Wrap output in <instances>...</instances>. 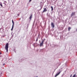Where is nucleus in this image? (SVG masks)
Segmentation results:
<instances>
[{
  "instance_id": "obj_4",
  "label": "nucleus",
  "mask_w": 77,
  "mask_h": 77,
  "mask_svg": "<svg viewBox=\"0 0 77 77\" xmlns=\"http://www.w3.org/2000/svg\"><path fill=\"white\" fill-rule=\"evenodd\" d=\"M51 26L52 28H54V23L53 22L51 23Z\"/></svg>"
},
{
  "instance_id": "obj_14",
  "label": "nucleus",
  "mask_w": 77,
  "mask_h": 77,
  "mask_svg": "<svg viewBox=\"0 0 77 77\" xmlns=\"http://www.w3.org/2000/svg\"><path fill=\"white\" fill-rule=\"evenodd\" d=\"M72 77V75H71L70 77Z\"/></svg>"
},
{
  "instance_id": "obj_1",
  "label": "nucleus",
  "mask_w": 77,
  "mask_h": 77,
  "mask_svg": "<svg viewBox=\"0 0 77 77\" xmlns=\"http://www.w3.org/2000/svg\"><path fill=\"white\" fill-rule=\"evenodd\" d=\"M9 44L8 43H7L5 45V49L7 51V52L8 51V48H9Z\"/></svg>"
},
{
  "instance_id": "obj_10",
  "label": "nucleus",
  "mask_w": 77,
  "mask_h": 77,
  "mask_svg": "<svg viewBox=\"0 0 77 77\" xmlns=\"http://www.w3.org/2000/svg\"><path fill=\"white\" fill-rule=\"evenodd\" d=\"M51 11H53V10L54 9H53V8L52 6H51Z\"/></svg>"
},
{
  "instance_id": "obj_19",
  "label": "nucleus",
  "mask_w": 77,
  "mask_h": 77,
  "mask_svg": "<svg viewBox=\"0 0 77 77\" xmlns=\"http://www.w3.org/2000/svg\"><path fill=\"white\" fill-rule=\"evenodd\" d=\"M11 29H14V28H13V27H12V28Z\"/></svg>"
},
{
  "instance_id": "obj_11",
  "label": "nucleus",
  "mask_w": 77,
  "mask_h": 77,
  "mask_svg": "<svg viewBox=\"0 0 77 77\" xmlns=\"http://www.w3.org/2000/svg\"><path fill=\"white\" fill-rule=\"evenodd\" d=\"M38 41V38H37L36 39V42H37V41Z\"/></svg>"
},
{
  "instance_id": "obj_9",
  "label": "nucleus",
  "mask_w": 77,
  "mask_h": 77,
  "mask_svg": "<svg viewBox=\"0 0 77 77\" xmlns=\"http://www.w3.org/2000/svg\"><path fill=\"white\" fill-rule=\"evenodd\" d=\"M32 15H30V17H29V19H30V20H31V19H32Z\"/></svg>"
},
{
  "instance_id": "obj_6",
  "label": "nucleus",
  "mask_w": 77,
  "mask_h": 77,
  "mask_svg": "<svg viewBox=\"0 0 77 77\" xmlns=\"http://www.w3.org/2000/svg\"><path fill=\"white\" fill-rule=\"evenodd\" d=\"M12 23H13V25H12V26L13 27H14V21H13V20H12Z\"/></svg>"
},
{
  "instance_id": "obj_16",
  "label": "nucleus",
  "mask_w": 77,
  "mask_h": 77,
  "mask_svg": "<svg viewBox=\"0 0 77 77\" xmlns=\"http://www.w3.org/2000/svg\"><path fill=\"white\" fill-rule=\"evenodd\" d=\"M11 30H13V29H12V28H11Z\"/></svg>"
},
{
  "instance_id": "obj_7",
  "label": "nucleus",
  "mask_w": 77,
  "mask_h": 77,
  "mask_svg": "<svg viewBox=\"0 0 77 77\" xmlns=\"http://www.w3.org/2000/svg\"><path fill=\"white\" fill-rule=\"evenodd\" d=\"M75 12H73V13H72V16L73 15H75Z\"/></svg>"
},
{
  "instance_id": "obj_8",
  "label": "nucleus",
  "mask_w": 77,
  "mask_h": 77,
  "mask_svg": "<svg viewBox=\"0 0 77 77\" xmlns=\"http://www.w3.org/2000/svg\"><path fill=\"white\" fill-rule=\"evenodd\" d=\"M71 29V27H69V28H68V30L69 31H70V29Z\"/></svg>"
},
{
  "instance_id": "obj_15",
  "label": "nucleus",
  "mask_w": 77,
  "mask_h": 77,
  "mask_svg": "<svg viewBox=\"0 0 77 77\" xmlns=\"http://www.w3.org/2000/svg\"><path fill=\"white\" fill-rule=\"evenodd\" d=\"M31 1H32V0H29V2H31Z\"/></svg>"
},
{
  "instance_id": "obj_20",
  "label": "nucleus",
  "mask_w": 77,
  "mask_h": 77,
  "mask_svg": "<svg viewBox=\"0 0 77 77\" xmlns=\"http://www.w3.org/2000/svg\"><path fill=\"white\" fill-rule=\"evenodd\" d=\"M38 36H39V35H38Z\"/></svg>"
},
{
  "instance_id": "obj_3",
  "label": "nucleus",
  "mask_w": 77,
  "mask_h": 77,
  "mask_svg": "<svg viewBox=\"0 0 77 77\" xmlns=\"http://www.w3.org/2000/svg\"><path fill=\"white\" fill-rule=\"evenodd\" d=\"M62 72V70H61L60 72H59L58 73H57L55 75V77H57V75H59V74H60V72Z\"/></svg>"
},
{
  "instance_id": "obj_12",
  "label": "nucleus",
  "mask_w": 77,
  "mask_h": 77,
  "mask_svg": "<svg viewBox=\"0 0 77 77\" xmlns=\"http://www.w3.org/2000/svg\"><path fill=\"white\" fill-rule=\"evenodd\" d=\"M0 6H1V7H3V5H2V4L0 3Z\"/></svg>"
},
{
  "instance_id": "obj_5",
  "label": "nucleus",
  "mask_w": 77,
  "mask_h": 77,
  "mask_svg": "<svg viewBox=\"0 0 77 77\" xmlns=\"http://www.w3.org/2000/svg\"><path fill=\"white\" fill-rule=\"evenodd\" d=\"M47 8H44V10L43 11V13H44V12H47Z\"/></svg>"
},
{
  "instance_id": "obj_17",
  "label": "nucleus",
  "mask_w": 77,
  "mask_h": 77,
  "mask_svg": "<svg viewBox=\"0 0 77 77\" xmlns=\"http://www.w3.org/2000/svg\"><path fill=\"white\" fill-rule=\"evenodd\" d=\"M5 65V63H4V64H3V65Z\"/></svg>"
},
{
  "instance_id": "obj_21",
  "label": "nucleus",
  "mask_w": 77,
  "mask_h": 77,
  "mask_svg": "<svg viewBox=\"0 0 77 77\" xmlns=\"http://www.w3.org/2000/svg\"><path fill=\"white\" fill-rule=\"evenodd\" d=\"M76 31H77V29H76Z\"/></svg>"
},
{
  "instance_id": "obj_22",
  "label": "nucleus",
  "mask_w": 77,
  "mask_h": 77,
  "mask_svg": "<svg viewBox=\"0 0 77 77\" xmlns=\"http://www.w3.org/2000/svg\"><path fill=\"white\" fill-rule=\"evenodd\" d=\"M12 27L14 28V26H12Z\"/></svg>"
},
{
  "instance_id": "obj_13",
  "label": "nucleus",
  "mask_w": 77,
  "mask_h": 77,
  "mask_svg": "<svg viewBox=\"0 0 77 77\" xmlns=\"http://www.w3.org/2000/svg\"><path fill=\"white\" fill-rule=\"evenodd\" d=\"M42 7H41V9H40L41 10V9H42Z\"/></svg>"
},
{
  "instance_id": "obj_2",
  "label": "nucleus",
  "mask_w": 77,
  "mask_h": 77,
  "mask_svg": "<svg viewBox=\"0 0 77 77\" xmlns=\"http://www.w3.org/2000/svg\"><path fill=\"white\" fill-rule=\"evenodd\" d=\"M44 40L42 41V43H40V46H43V44H44Z\"/></svg>"
},
{
  "instance_id": "obj_23",
  "label": "nucleus",
  "mask_w": 77,
  "mask_h": 77,
  "mask_svg": "<svg viewBox=\"0 0 77 77\" xmlns=\"http://www.w3.org/2000/svg\"><path fill=\"white\" fill-rule=\"evenodd\" d=\"M38 77V76H36V77Z\"/></svg>"
},
{
  "instance_id": "obj_18",
  "label": "nucleus",
  "mask_w": 77,
  "mask_h": 77,
  "mask_svg": "<svg viewBox=\"0 0 77 77\" xmlns=\"http://www.w3.org/2000/svg\"><path fill=\"white\" fill-rule=\"evenodd\" d=\"M19 15V14H17V16H18Z\"/></svg>"
}]
</instances>
